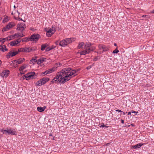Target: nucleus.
Masks as SVG:
<instances>
[{"mask_svg": "<svg viewBox=\"0 0 154 154\" xmlns=\"http://www.w3.org/2000/svg\"><path fill=\"white\" fill-rule=\"evenodd\" d=\"M79 71V69L72 70L70 68H64L57 73L55 77L51 82L53 84L59 82L60 83L64 84L77 75V72Z\"/></svg>", "mask_w": 154, "mask_h": 154, "instance_id": "obj_1", "label": "nucleus"}, {"mask_svg": "<svg viewBox=\"0 0 154 154\" xmlns=\"http://www.w3.org/2000/svg\"><path fill=\"white\" fill-rule=\"evenodd\" d=\"M92 45V44L91 43H87L84 47L85 50L80 52V54L85 55L94 50L95 49V47L94 46H91Z\"/></svg>", "mask_w": 154, "mask_h": 154, "instance_id": "obj_2", "label": "nucleus"}, {"mask_svg": "<svg viewBox=\"0 0 154 154\" xmlns=\"http://www.w3.org/2000/svg\"><path fill=\"white\" fill-rule=\"evenodd\" d=\"M50 80V79L48 77H44L40 79L37 82L35 86H41L45 84Z\"/></svg>", "mask_w": 154, "mask_h": 154, "instance_id": "obj_3", "label": "nucleus"}, {"mask_svg": "<svg viewBox=\"0 0 154 154\" xmlns=\"http://www.w3.org/2000/svg\"><path fill=\"white\" fill-rule=\"evenodd\" d=\"M15 26V23L14 22L9 23L6 26L4 27L2 31V32L6 31Z\"/></svg>", "mask_w": 154, "mask_h": 154, "instance_id": "obj_4", "label": "nucleus"}, {"mask_svg": "<svg viewBox=\"0 0 154 154\" xmlns=\"http://www.w3.org/2000/svg\"><path fill=\"white\" fill-rule=\"evenodd\" d=\"M40 38V35L38 34H34L32 35L29 37L30 41H38Z\"/></svg>", "mask_w": 154, "mask_h": 154, "instance_id": "obj_5", "label": "nucleus"}, {"mask_svg": "<svg viewBox=\"0 0 154 154\" xmlns=\"http://www.w3.org/2000/svg\"><path fill=\"white\" fill-rule=\"evenodd\" d=\"M16 36L17 37H23L25 36V35L23 34L20 33H15L14 35H11L10 36L7 37V40H11L12 39H13L14 38L15 36Z\"/></svg>", "mask_w": 154, "mask_h": 154, "instance_id": "obj_6", "label": "nucleus"}, {"mask_svg": "<svg viewBox=\"0 0 154 154\" xmlns=\"http://www.w3.org/2000/svg\"><path fill=\"white\" fill-rule=\"evenodd\" d=\"M35 73L34 72H31L29 73L26 75L25 76V78H26V80H29L30 79H32L33 78V76H35Z\"/></svg>", "mask_w": 154, "mask_h": 154, "instance_id": "obj_7", "label": "nucleus"}, {"mask_svg": "<svg viewBox=\"0 0 154 154\" xmlns=\"http://www.w3.org/2000/svg\"><path fill=\"white\" fill-rule=\"evenodd\" d=\"M26 26L25 23H19L17 25V29L19 30L23 31L26 28Z\"/></svg>", "mask_w": 154, "mask_h": 154, "instance_id": "obj_8", "label": "nucleus"}, {"mask_svg": "<svg viewBox=\"0 0 154 154\" xmlns=\"http://www.w3.org/2000/svg\"><path fill=\"white\" fill-rule=\"evenodd\" d=\"M98 48L99 50H102L103 52L109 50V47L102 44H99L98 45Z\"/></svg>", "mask_w": 154, "mask_h": 154, "instance_id": "obj_9", "label": "nucleus"}, {"mask_svg": "<svg viewBox=\"0 0 154 154\" xmlns=\"http://www.w3.org/2000/svg\"><path fill=\"white\" fill-rule=\"evenodd\" d=\"M13 130H14V129H8V128H7V130H4V131L7 133L8 134L16 135L17 134L16 132Z\"/></svg>", "mask_w": 154, "mask_h": 154, "instance_id": "obj_10", "label": "nucleus"}, {"mask_svg": "<svg viewBox=\"0 0 154 154\" xmlns=\"http://www.w3.org/2000/svg\"><path fill=\"white\" fill-rule=\"evenodd\" d=\"M18 53V52H17V51L13 52L11 51L8 53V54L6 55V57L7 58H10L11 57L14 56L16 55V54H17Z\"/></svg>", "mask_w": 154, "mask_h": 154, "instance_id": "obj_11", "label": "nucleus"}, {"mask_svg": "<svg viewBox=\"0 0 154 154\" xmlns=\"http://www.w3.org/2000/svg\"><path fill=\"white\" fill-rule=\"evenodd\" d=\"M9 74V71L8 70H5L2 72L0 75L3 77H7Z\"/></svg>", "mask_w": 154, "mask_h": 154, "instance_id": "obj_12", "label": "nucleus"}, {"mask_svg": "<svg viewBox=\"0 0 154 154\" xmlns=\"http://www.w3.org/2000/svg\"><path fill=\"white\" fill-rule=\"evenodd\" d=\"M143 144L141 143H138L135 146H131V149H136L140 148L142 145Z\"/></svg>", "mask_w": 154, "mask_h": 154, "instance_id": "obj_13", "label": "nucleus"}, {"mask_svg": "<svg viewBox=\"0 0 154 154\" xmlns=\"http://www.w3.org/2000/svg\"><path fill=\"white\" fill-rule=\"evenodd\" d=\"M67 45L66 41L65 39L62 40L59 42V45L62 47H65Z\"/></svg>", "mask_w": 154, "mask_h": 154, "instance_id": "obj_14", "label": "nucleus"}, {"mask_svg": "<svg viewBox=\"0 0 154 154\" xmlns=\"http://www.w3.org/2000/svg\"><path fill=\"white\" fill-rule=\"evenodd\" d=\"M25 60L24 58H20L17 60H15L14 61V62L17 63V64H20L23 63V61Z\"/></svg>", "mask_w": 154, "mask_h": 154, "instance_id": "obj_15", "label": "nucleus"}, {"mask_svg": "<svg viewBox=\"0 0 154 154\" xmlns=\"http://www.w3.org/2000/svg\"><path fill=\"white\" fill-rule=\"evenodd\" d=\"M56 68L57 67L54 66L51 68L47 70L48 74H50L54 72L56 70Z\"/></svg>", "mask_w": 154, "mask_h": 154, "instance_id": "obj_16", "label": "nucleus"}, {"mask_svg": "<svg viewBox=\"0 0 154 154\" xmlns=\"http://www.w3.org/2000/svg\"><path fill=\"white\" fill-rule=\"evenodd\" d=\"M47 31L48 32V33H51V34H54L56 31V29L54 27H52Z\"/></svg>", "mask_w": 154, "mask_h": 154, "instance_id": "obj_17", "label": "nucleus"}, {"mask_svg": "<svg viewBox=\"0 0 154 154\" xmlns=\"http://www.w3.org/2000/svg\"><path fill=\"white\" fill-rule=\"evenodd\" d=\"M7 50L8 49L6 48V46L5 45H0V50L2 51V52H4Z\"/></svg>", "mask_w": 154, "mask_h": 154, "instance_id": "obj_18", "label": "nucleus"}, {"mask_svg": "<svg viewBox=\"0 0 154 154\" xmlns=\"http://www.w3.org/2000/svg\"><path fill=\"white\" fill-rule=\"evenodd\" d=\"M19 43V42L16 40L10 42V45L12 46H15Z\"/></svg>", "mask_w": 154, "mask_h": 154, "instance_id": "obj_19", "label": "nucleus"}, {"mask_svg": "<svg viewBox=\"0 0 154 154\" xmlns=\"http://www.w3.org/2000/svg\"><path fill=\"white\" fill-rule=\"evenodd\" d=\"M45 61V60L43 58H40L38 59V60H37V63L38 64H40L42 63L43 62Z\"/></svg>", "mask_w": 154, "mask_h": 154, "instance_id": "obj_20", "label": "nucleus"}, {"mask_svg": "<svg viewBox=\"0 0 154 154\" xmlns=\"http://www.w3.org/2000/svg\"><path fill=\"white\" fill-rule=\"evenodd\" d=\"M72 38H66L65 39V40L66 41V43L67 45L71 43L72 42Z\"/></svg>", "mask_w": 154, "mask_h": 154, "instance_id": "obj_21", "label": "nucleus"}, {"mask_svg": "<svg viewBox=\"0 0 154 154\" xmlns=\"http://www.w3.org/2000/svg\"><path fill=\"white\" fill-rule=\"evenodd\" d=\"M47 46L48 45L47 44H42L41 45V50L42 51H44Z\"/></svg>", "mask_w": 154, "mask_h": 154, "instance_id": "obj_22", "label": "nucleus"}, {"mask_svg": "<svg viewBox=\"0 0 154 154\" xmlns=\"http://www.w3.org/2000/svg\"><path fill=\"white\" fill-rule=\"evenodd\" d=\"M9 20L8 17L6 16L4 18L2 22L3 23H5L7 22Z\"/></svg>", "mask_w": 154, "mask_h": 154, "instance_id": "obj_23", "label": "nucleus"}, {"mask_svg": "<svg viewBox=\"0 0 154 154\" xmlns=\"http://www.w3.org/2000/svg\"><path fill=\"white\" fill-rule=\"evenodd\" d=\"M30 41L29 37H26L22 39L23 42H27Z\"/></svg>", "mask_w": 154, "mask_h": 154, "instance_id": "obj_24", "label": "nucleus"}, {"mask_svg": "<svg viewBox=\"0 0 154 154\" xmlns=\"http://www.w3.org/2000/svg\"><path fill=\"white\" fill-rule=\"evenodd\" d=\"M84 45V42H81L79 43V45L77 46V48L78 49H80L82 48Z\"/></svg>", "mask_w": 154, "mask_h": 154, "instance_id": "obj_25", "label": "nucleus"}, {"mask_svg": "<svg viewBox=\"0 0 154 154\" xmlns=\"http://www.w3.org/2000/svg\"><path fill=\"white\" fill-rule=\"evenodd\" d=\"M37 109L38 111L40 112H42L44 111L45 109H44L42 107H37Z\"/></svg>", "mask_w": 154, "mask_h": 154, "instance_id": "obj_26", "label": "nucleus"}, {"mask_svg": "<svg viewBox=\"0 0 154 154\" xmlns=\"http://www.w3.org/2000/svg\"><path fill=\"white\" fill-rule=\"evenodd\" d=\"M17 52H18V53L19 52H25V48H19L18 49V51Z\"/></svg>", "mask_w": 154, "mask_h": 154, "instance_id": "obj_27", "label": "nucleus"}, {"mask_svg": "<svg viewBox=\"0 0 154 154\" xmlns=\"http://www.w3.org/2000/svg\"><path fill=\"white\" fill-rule=\"evenodd\" d=\"M37 49V48L35 47H32L31 48H30V52L31 51H35Z\"/></svg>", "mask_w": 154, "mask_h": 154, "instance_id": "obj_28", "label": "nucleus"}, {"mask_svg": "<svg viewBox=\"0 0 154 154\" xmlns=\"http://www.w3.org/2000/svg\"><path fill=\"white\" fill-rule=\"evenodd\" d=\"M30 61L31 63L34 64L36 62H37V60H36L35 59H34L33 58L30 60Z\"/></svg>", "mask_w": 154, "mask_h": 154, "instance_id": "obj_29", "label": "nucleus"}, {"mask_svg": "<svg viewBox=\"0 0 154 154\" xmlns=\"http://www.w3.org/2000/svg\"><path fill=\"white\" fill-rule=\"evenodd\" d=\"M26 67V66L25 65H23L21 66L19 69V70L20 71H22Z\"/></svg>", "mask_w": 154, "mask_h": 154, "instance_id": "obj_30", "label": "nucleus"}, {"mask_svg": "<svg viewBox=\"0 0 154 154\" xmlns=\"http://www.w3.org/2000/svg\"><path fill=\"white\" fill-rule=\"evenodd\" d=\"M7 38H0V42H2V44L4 43V42H5L6 40L7 41H8L7 40Z\"/></svg>", "mask_w": 154, "mask_h": 154, "instance_id": "obj_31", "label": "nucleus"}, {"mask_svg": "<svg viewBox=\"0 0 154 154\" xmlns=\"http://www.w3.org/2000/svg\"><path fill=\"white\" fill-rule=\"evenodd\" d=\"M47 74H48V73L47 70L41 73V75L42 76H44Z\"/></svg>", "mask_w": 154, "mask_h": 154, "instance_id": "obj_32", "label": "nucleus"}, {"mask_svg": "<svg viewBox=\"0 0 154 154\" xmlns=\"http://www.w3.org/2000/svg\"><path fill=\"white\" fill-rule=\"evenodd\" d=\"M25 52H30V48H25Z\"/></svg>", "mask_w": 154, "mask_h": 154, "instance_id": "obj_33", "label": "nucleus"}, {"mask_svg": "<svg viewBox=\"0 0 154 154\" xmlns=\"http://www.w3.org/2000/svg\"><path fill=\"white\" fill-rule=\"evenodd\" d=\"M46 35L47 36H48V37H50L51 36H52L53 34H51V33H48V31H46Z\"/></svg>", "mask_w": 154, "mask_h": 154, "instance_id": "obj_34", "label": "nucleus"}, {"mask_svg": "<svg viewBox=\"0 0 154 154\" xmlns=\"http://www.w3.org/2000/svg\"><path fill=\"white\" fill-rule=\"evenodd\" d=\"M100 127H105L106 128H107L109 127V126H107L104 125L103 123H101Z\"/></svg>", "mask_w": 154, "mask_h": 154, "instance_id": "obj_35", "label": "nucleus"}, {"mask_svg": "<svg viewBox=\"0 0 154 154\" xmlns=\"http://www.w3.org/2000/svg\"><path fill=\"white\" fill-rule=\"evenodd\" d=\"M119 52V51L118 50L117 48L114 50L112 51V53L115 54Z\"/></svg>", "mask_w": 154, "mask_h": 154, "instance_id": "obj_36", "label": "nucleus"}, {"mask_svg": "<svg viewBox=\"0 0 154 154\" xmlns=\"http://www.w3.org/2000/svg\"><path fill=\"white\" fill-rule=\"evenodd\" d=\"M15 18L16 20H19V21L21 20L22 21H23L24 22H25V21L23 20L22 19L20 18L19 17H16V18L15 17Z\"/></svg>", "mask_w": 154, "mask_h": 154, "instance_id": "obj_37", "label": "nucleus"}, {"mask_svg": "<svg viewBox=\"0 0 154 154\" xmlns=\"http://www.w3.org/2000/svg\"><path fill=\"white\" fill-rule=\"evenodd\" d=\"M51 50V48L50 47H49L46 48L45 51H49Z\"/></svg>", "mask_w": 154, "mask_h": 154, "instance_id": "obj_38", "label": "nucleus"}, {"mask_svg": "<svg viewBox=\"0 0 154 154\" xmlns=\"http://www.w3.org/2000/svg\"><path fill=\"white\" fill-rule=\"evenodd\" d=\"M50 47L51 48V49L52 50L54 48H55V46H54V45H52L51 47Z\"/></svg>", "mask_w": 154, "mask_h": 154, "instance_id": "obj_39", "label": "nucleus"}, {"mask_svg": "<svg viewBox=\"0 0 154 154\" xmlns=\"http://www.w3.org/2000/svg\"><path fill=\"white\" fill-rule=\"evenodd\" d=\"M116 112H123L119 109H116Z\"/></svg>", "mask_w": 154, "mask_h": 154, "instance_id": "obj_40", "label": "nucleus"}, {"mask_svg": "<svg viewBox=\"0 0 154 154\" xmlns=\"http://www.w3.org/2000/svg\"><path fill=\"white\" fill-rule=\"evenodd\" d=\"M16 40L17 41L19 42V43L21 42V40H20V39H18Z\"/></svg>", "mask_w": 154, "mask_h": 154, "instance_id": "obj_41", "label": "nucleus"}, {"mask_svg": "<svg viewBox=\"0 0 154 154\" xmlns=\"http://www.w3.org/2000/svg\"><path fill=\"white\" fill-rule=\"evenodd\" d=\"M4 130H3V129H2V130H1V132L3 133V134H6L4 132H5L4 131Z\"/></svg>", "mask_w": 154, "mask_h": 154, "instance_id": "obj_42", "label": "nucleus"}, {"mask_svg": "<svg viewBox=\"0 0 154 154\" xmlns=\"http://www.w3.org/2000/svg\"><path fill=\"white\" fill-rule=\"evenodd\" d=\"M91 68V66H88L87 67V69H89Z\"/></svg>", "mask_w": 154, "mask_h": 154, "instance_id": "obj_43", "label": "nucleus"}, {"mask_svg": "<svg viewBox=\"0 0 154 154\" xmlns=\"http://www.w3.org/2000/svg\"><path fill=\"white\" fill-rule=\"evenodd\" d=\"M59 43V41H56L55 42V43L56 44V45H58V43Z\"/></svg>", "mask_w": 154, "mask_h": 154, "instance_id": "obj_44", "label": "nucleus"}, {"mask_svg": "<svg viewBox=\"0 0 154 154\" xmlns=\"http://www.w3.org/2000/svg\"><path fill=\"white\" fill-rule=\"evenodd\" d=\"M25 76H26V75H24L23 76V77H22L23 80H24L25 78L26 79V78H25V77H24Z\"/></svg>", "mask_w": 154, "mask_h": 154, "instance_id": "obj_45", "label": "nucleus"}, {"mask_svg": "<svg viewBox=\"0 0 154 154\" xmlns=\"http://www.w3.org/2000/svg\"><path fill=\"white\" fill-rule=\"evenodd\" d=\"M121 123H122V124H124V120L122 119H121Z\"/></svg>", "mask_w": 154, "mask_h": 154, "instance_id": "obj_46", "label": "nucleus"}, {"mask_svg": "<svg viewBox=\"0 0 154 154\" xmlns=\"http://www.w3.org/2000/svg\"><path fill=\"white\" fill-rule=\"evenodd\" d=\"M61 63H56V65L58 66V65H60Z\"/></svg>", "mask_w": 154, "mask_h": 154, "instance_id": "obj_47", "label": "nucleus"}, {"mask_svg": "<svg viewBox=\"0 0 154 154\" xmlns=\"http://www.w3.org/2000/svg\"><path fill=\"white\" fill-rule=\"evenodd\" d=\"M151 13L152 14H154V9L152 10V11L151 12Z\"/></svg>", "mask_w": 154, "mask_h": 154, "instance_id": "obj_48", "label": "nucleus"}, {"mask_svg": "<svg viewBox=\"0 0 154 154\" xmlns=\"http://www.w3.org/2000/svg\"><path fill=\"white\" fill-rule=\"evenodd\" d=\"M131 112H132V113H135V112H136V111H134V110H132L131 111Z\"/></svg>", "mask_w": 154, "mask_h": 154, "instance_id": "obj_49", "label": "nucleus"}, {"mask_svg": "<svg viewBox=\"0 0 154 154\" xmlns=\"http://www.w3.org/2000/svg\"><path fill=\"white\" fill-rule=\"evenodd\" d=\"M110 144V143H107L106 144V146H109V144Z\"/></svg>", "mask_w": 154, "mask_h": 154, "instance_id": "obj_50", "label": "nucleus"}, {"mask_svg": "<svg viewBox=\"0 0 154 154\" xmlns=\"http://www.w3.org/2000/svg\"><path fill=\"white\" fill-rule=\"evenodd\" d=\"M2 63V61L1 60H0V67L1 66Z\"/></svg>", "mask_w": 154, "mask_h": 154, "instance_id": "obj_51", "label": "nucleus"}, {"mask_svg": "<svg viewBox=\"0 0 154 154\" xmlns=\"http://www.w3.org/2000/svg\"><path fill=\"white\" fill-rule=\"evenodd\" d=\"M147 16V15H144L143 16V17H146V16Z\"/></svg>", "mask_w": 154, "mask_h": 154, "instance_id": "obj_52", "label": "nucleus"}, {"mask_svg": "<svg viewBox=\"0 0 154 154\" xmlns=\"http://www.w3.org/2000/svg\"><path fill=\"white\" fill-rule=\"evenodd\" d=\"M131 112H128V115H131Z\"/></svg>", "mask_w": 154, "mask_h": 154, "instance_id": "obj_53", "label": "nucleus"}, {"mask_svg": "<svg viewBox=\"0 0 154 154\" xmlns=\"http://www.w3.org/2000/svg\"><path fill=\"white\" fill-rule=\"evenodd\" d=\"M114 45L115 46H117V44L116 43H115L114 44Z\"/></svg>", "mask_w": 154, "mask_h": 154, "instance_id": "obj_54", "label": "nucleus"}, {"mask_svg": "<svg viewBox=\"0 0 154 154\" xmlns=\"http://www.w3.org/2000/svg\"><path fill=\"white\" fill-rule=\"evenodd\" d=\"M17 13H18V15H19L20 14V13L19 12H18V11H17Z\"/></svg>", "mask_w": 154, "mask_h": 154, "instance_id": "obj_55", "label": "nucleus"}, {"mask_svg": "<svg viewBox=\"0 0 154 154\" xmlns=\"http://www.w3.org/2000/svg\"><path fill=\"white\" fill-rule=\"evenodd\" d=\"M97 59L96 58H94V60H95V61H96V60H97Z\"/></svg>", "mask_w": 154, "mask_h": 154, "instance_id": "obj_56", "label": "nucleus"}, {"mask_svg": "<svg viewBox=\"0 0 154 154\" xmlns=\"http://www.w3.org/2000/svg\"><path fill=\"white\" fill-rule=\"evenodd\" d=\"M49 136H52V134H49Z\"/></svg>", "mask_w": 154, "mask_h": 154, "instance_id": "obj_57", "label": "nucleus"}, {"mask_svg": "<svg viewBox=\"0 0 154 154\" xmlns=\"http://www.w3.org/2000/svg\"><path fill=\"white\" fill-rule=\"evenodd\" d=\"M123 112V115H125V113L124 112Z\"/></svg>", "mask_w": 154, "mask_h": 154, "instance_id": "obj_58", "label": "nucleus"}, {"mask_svg": "<svg viewBox=\"0 0 154 154\" xmlns=\"http://www.w3.org/2000/svg\"><path fill=\"white\" fill-rule=\"evenodd\" d=\"M138 112H135L134 113H136V115H137V113H138Z\"/></svg>", "mask_w": 154, "mask_h": 154, "instance_id": "obj_59", "label": "nucleus"}, {"mask_svg": "<svg viewBox=\"0 0 154 154\" xmlns=\"http://www.w3.org/2000/svg\"><path fill=\"white\" fill-rule=\"evenodd\" d=\"M2 19V18L0 17V20H1Z\"/></svg>", "mask_w": 154, "mask_h": 154, "instance_id": "obj_60", "label": "nucleus"}, {"mask_svg": "<svg viewBox=\"0 0 154 154\" xmlns=\"http://www.w3.org/2000/svg\"><path fill=\"white\" fill-rule=\"evenodd\" d=\"M53 140H54V137L53 138Z\"/></svg>", "mask_w": 154, "mask_h": 154, "instance_id": "obj_61", "label": "nucleus"}, {"mask_svg": "<svg viewBox=\"0 0 154 154\" xmlns=\"http://www.w3.org/2000/svg\"><path fill=\"white\" fill-rule=\"evenodd\" d=\"M14 8H15V6H14Z\"/></svg>", "mask_w": 154, "mask_h": 154, "instance_id": "obj_62", "label": "nucleus"}]
</instances>
